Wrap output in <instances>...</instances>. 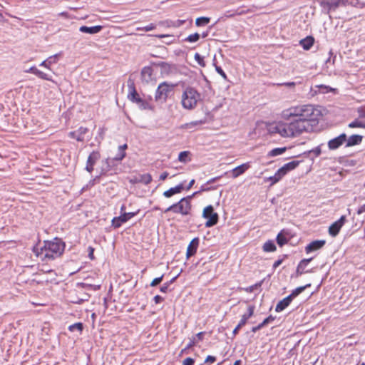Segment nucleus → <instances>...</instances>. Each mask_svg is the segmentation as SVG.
I'll list each match as a JSON object with an SVG mask.
<instances>
[{
    "mask_svg": "<svg viewBox=\"0 0 365 365\" xmlns=\"http://www.w3.org/2000/svg\"><path fill=\"white\" fill-rule=\"evenodd\" d=\"M93 166H94L93 165H91V164H87L86 163V170L88 173H91L93 170Z\"/></svg>",
    "mask_w": 365,
    "mask_h": 365,
    "instance_id": "61",
    "label": "nucleus"
},
{
    "mask_svg": "<svg viewBox=\"0 0 365 365\" xmlns=\"http://www.w3.org/2000/svg\"><path fill=\"white\" fill-rule=\"evenodd\" d=\"M88 257L92 260L94 259V255H93L94 249L92 247H88Z\"/></svg>",
    "mask_w": 365,
    "mask_h": 365,
    "instance_id": "54",
    "label": "nucleus"
},
{
    "mask_svg": "<svg viewBox=\"0 0 365 365\" xmlns=\"http://www.w3.org/2000/svg\"><path fill=\"white\" fill-rule=\"evenodd\" d=\"M255 311V306L250 305L247 308V313L244 314L242 316V318L239 322V324L237 325V327L234 329L232 334L234 336L237 335L239 330L246 324L247 320L254 314Z\"/></svg>",
    "mask_w": 365,
    "mask_h": 365,
    "instance_id": "10",
    "label": "nucleus"
},
{
    "mask_svg": "<svg viewBox=\"0 0 365 365\" xmlns=\"http://www.w3.org/2000/svg\"><path fill=\"white\" fill-rule=\"evenodd\" d=\"M274 319H275L274 317H272V315L269 316L268 317L264 319L262 323L259 324L256 327H253L252 328V331L254 332V333L257 332V331H259V329L263 328L264 326H266L268 324L272 322Z\"/></svg>",
    "mask_w": 365,
    "mask_h": 365,
    "instance_id": "28",
    "label": "nucleus"
},
{
    "mask_svg": "<svg viewBox=\"0 0 365 365\" xmlns=\"http://www.w3.org/2000/svg\"><path fill=\"white\" fill-rule=\"evenodd\" d=\"M263 250L266 252H274L276 250V245L273 241L268 240L264 244Z\"/></svg>",
    "mask_w": 365,
    "mask_h": 365,
    "instance_id": "35",
    "label": "nucleus"
},
{
    "mask_svg": "<svg viewBox=\"0 0 365 365\" xmlns=\"http://www.w3.org/2000/svg\"><path fill=\"white\" fill-rule=\"evenodd\" d=\"M215 70L224 79H227V75L220 66H215Z\"/></svg>",
    "mask_w": 365,
    "mask_h": 365,
    "instance_id": "50",
    "label": "nucleus"
},
{
    "mask_svg": "<svg viewBox=\"0 0 365 365\" xmlns=\"http://www.w3.org/2000/svg\"><path fill=\"white\" fill-rule=\"evenodd\" d=\"M312 259H313L312 257L309 258V259H303L299 262V263L297 267V271H296L297 275H302L304 273L312 272V270L306 271L305 268L308 265V264L312 260Z\"/></svg>",
    "mask_w": 365,
    "mask_h": 365,
    "instance_id": "20",
    "label": "nucleus"
},
{
    "mask_svg": "<svg viewBox=\"0 0 365 365\" xmlns=\"http://www.w3.org/2000/svg\"><path fill=\"white\" fill-rule=\"evenodd\" d=\"M128 145L127 144H124L122 145H120L118 147V151L117 155L113 158L114 160L116 161H121L125 157V150L127 149Z\"/></svg>",
    "mask_w": 365,
    "mask_h": 365,
    "instance_id": "29",
    "label": "nucleus"
},
{
    "mask_svg": "<svg viewBox=\"0 0 365 365\" xmlns=\"http://www.w3.org/2000/svg\"><path fill=\"white\" fill-rule=\"evenodd\" d=\"M200 34L198 33H195L193 34L189 35L185 39V41H188L190 43L197 42L200 39Z\"/></svg>",
    "mask_w": 365,
    "mask_h": 365,
    "instance_id": "42",
    "label": "nucleus"
},
{
    "mask_svg": "<svg viewBox=\"0 0 365 365\" xmlns=\"http://www.w3.org/2000/svg\"><path fill=\"white\" fill-rule=\"evenodd\" d=\"M314 43V38L312 36H308L306 38L300 40L299 45L302 46V47L304 50H309L311 47L313 46Z\"/></svg>",
    "mask_w": 365,
    "mask_h": 365,
    "instance_id": "26",
    "label": "nucleus"
},
{
    "mask_svg": "<svg viewBox=\"0 0 365 365\" xmlns=\"http://www.w3.org/2000/svg\"><path fill=\"white\" fill-rule=\"evenodd\" d=\"M326 244V241L324 240H317L312 241L309 244H308L305 247L306 253L309 254L312 252L317 251L322 249Z\"/></svg>",
    "mask_w": 365,
    "mask_h": 365,
    "instance_id": "13",
    "label": "nucleus"
},
{
    "mask_svg": "<svg viewBox=\"0 0 365 365\" xmlns=\"http://www.w3.org/2000/svg\"><path fill=\"white\" fill-rule=\"evenodd\" d=\"M203 123V122L202 120H200V121H193V122H191L188 124H187V128H191V126H193V125H200V124H202Z\"/></svg>",
    "mask_w": 365,
    "mask_h": 365,
    "instance_id": "55",
    "label": "nucleus"
},
{
    "mask_svg": "<svg viewBox=\"0 0 365 365\" xmlns=\"http://www.w3.org/2000/svg\"><path fill=\"white\" fill-rule=\"evenodd\" d=\"M363 136L361 135H352L348 139L346 138V147H351L360 144L362 142Z\"/></svg>",
    "mask_w": 365,
    "mask_h": 365,
    "instance_id": "24",
    "label": "nucleus"
},
{
    "mask_svg": "<svg viewBox=\"0 0 365 365\" xmlns=\"http://www.w3.org/2000/svg\"><path fill=\"white\" fill-rule=\"evenodd\" d=\"M202 217L207 219V221L205 222L206 227H211L218 222V214L214 211V208L212 205H208L204 208Z\"/></svg>",
    "mask_w": 365,
    "mask_h": 365,
    "instance_id": "7",
    "label": "nucleus"
},
{
    "mask_svg": "<svg viewBox=\"0 0 365 365\" xmlns=\"http://www.w3.org/2000/svg\"><path fill=\"white\" fill-rule=\"evenodd\" d=\"M136 214H137V212H124L118 217H115L112 220V222H111L112 226L114 228H119L122 225L123 223H125L127 221H128L130 218L135 216Z\"/></svg>",
    "mask_w": 365,
    "mask_h": 365,
    "instance_id": "9",
    "label": "nucleus"
},
{
    "mask_svg": "<svg viewBox=\"0 0 365 365\" xmlns=\"http://www.w3.org/2000/svg\"><path fill=\"white\" fill-rule=\"evenodd\" d=\"M215 187H206V184L205 185H203L201 186L200 189L199 191H197V195L202 192H205V191H209V190H215Z\"/></svg>",
    "mask_w": 365,
    "mask_h": 365,
    "instance_id": "49",
    "label": "nucleus"
},
{
    "mask_svg": "<svg viewBox=\"0 0 365 365\" xmlns=\"http://www.w3.org/2000/svg\"><path fill=\"white\" fill-rule=\"evenodd\" d=\"M190 155V151H182L180 152L178 155V160L181 163H187L188 161H190L191 159L189 158Z\"/></svg>",
    "mask_w": 365,
    "mask_h": 365,
    "instance_id": "36",
    "label": "nucleus"
},
{
    "mask_svg": "<svg viewBox=\"0 0 365 365\" xmlns=\"http://www.w3.org/2000/svg\"><path fill=\"white\" fill-rule=\"evenodd\" d=\"M201 100V94L193 87L187 86L181 97V104L184 109L192 110Z\"/></svg>",
    "mask_w": 365,
    "mask_h": 365,
    "instance_id": "4",
    "label": "nucleus"
},
{
    "mask_svg": "<svg viewBox=\"0 0 365 365\" xmlns=\"http://www.w3.org/2000/svg\"><path fill=\"white\" fill-rule=\"evenodd\" d=\"M283 177L281 176V174H279V171L277 170L273 176H270L268 178V180L271 181V185H274L279 182Z\"/></svg>",
    "mask_w": 365,
    "mask_h": 365,
    "instance_id": "40",
    "label": "nucleus"
},
{
    "mask_svg": "<svg viewBox=\"0 0 365 365\" xmlns=\"http://www.w3.org/2000/svg\"><path fill=\"white\" fill-rule=\"evenodd\" d=\"M220 178V176H218V177H215V178H213L210 180H209L207 182H206V185H209V184H212V183H214L218 179Z\"/></svg>",
    "mask_w": 365,
    "mask_h": 365,
    "instance_id": "59",
    "label": "nucleus"
},
{
    "mask_svg": "<svg viewBox=\"0 0 365 365\" xmlns=\"http://www.w3.org/2000/svg\"><path fill=\"white\" fill-rule=\"evenodd\" d=\"M103 29V26L98 25L94 26H82L79 28V31L82 33L95 34L99 33Z\"/></svg>",
    "mask_w": 365,
    "mask_h": 365,
    "instance_id": "22",
    "label": "nucleus"
},
{
    "mask_svg": "<svg viewBox=\"0 0 365 365\" xmlns=\"http://www.w3.org/2000/svg\"><path fill=\"white\" fill-rule=\"evenodd\" d=\"M276 240L277 244L281 247L287 244L288 242L287 239L282 234V232L277 235Z\"/></svg>",
    "mask_w": 365,
    "mask_h": 365,
    "instance_id": "41",
    "label": "nucleus"
},
{
    "mask_svg": "<svg viewBox=\"0 0 365 365\" xmlns=\"http://www.w3.org/2000/svg\"><path fill=\"white\" fill-rule=\"evenodd\" d=\"M348 127L350 128H365V123L357 118L354 121L349 123Z\"/></svg>",
    "mask_w": 365,
    "mask_h": 365,
    "instance_id": "34",
    "label": "nucleus"
},
{
    "mask_svg": "<svg viewBox=\"0 0 365 365\" xmlns=\"http://www.w3.org/2000/svg\"><path fill=\"white\" fill-rule=\"evenodd\" d=\"M184 183L181 182L175 187H171L169 190L165 191L163 195L165 197L169 198L175 194L180 193L184 190Z\"/></svg>",
    "mask_w": 365,
    "mask_h": 365,
    "instance_id": "19",
    "label": "nucleus"
},
{
    "mask_svg": "<svg viewBox=\"0 0 365 365\" xmlns=\"http://www.w3.org/2000/svg\"><path fill=\"white\" fill-rule=\"evenodd\" d=\"M153 178L150 174L146 173L143 175H139L138 176H135L132 178L130 182L131 183H142L144 185H148L151 182Z\"/></svg>",
    "mask_w": 365,
    "mask_h": 365,
    "instance_id": "15",
    "label": "nucleus"
},
{
    "mask_svg": "<svg viewBox=\"0 0 365 365\" xmlns=\"http://www.w3.org/2000/svg\"><path fill=\"white\" fill-rule=\"evenodd\" d=\"M333 1H329V0H322L320 3V5L324 7L327 8L329 11L334 10V6H333Z\"/></svg>",
    "mask_w": 365,
    "mask_h": 365,
    "instance_id": "43",
    "label": "nucleus"
},
{
    "mask_svg": "<svg viewBox=\"0 0 365 365\" xmlns=\"http://www.w3.org/2000/svg\"><path fill=\"white\" fill-rule=\"evenodd\" d=\"M200 240L198 237L193 238L191 242H190L187 248V252H186V257L187 258H190V257L193 256L197 250V247L199 246Z\"/></svg>",
    "mask_w": 365,
    "mask_h": 365,
    "instance_id": "17",
    "label": "nucleus"
},
{
    "mask_svg": "<svg viewBox=\"0 0 365 365\" xmlns=\"http://www.w3.org/2000/svg\"><path fill=\"white\" fill-rule=\"evenodd\" d=\"M195 364V359L191 357L185 358L182 362V365H194Z\"/></svg>",
    "mask_w": 365,
    "mask_h": 365,
    "instance_id": "48",
    "label": "nucleus"
},
{
    "mask_svg": "<svg viewBox=\"0 0 365 365\" xmlns=\"http://www.w3.org/2000/svg\"><path fill=\"white\" fill-rule=\"evenodd\" d=\"M279 86H284L289 88H294L296 86L295 82H285L278 84Z\"/></svg>",
    "mask_w": 365,
    "mask_h": 365,
    "instance_id": "53",
    "label": "nucleus"
},
{
    "mask_svg": "<svg viewBox=\"0 0 365 365\" xmlns=\"http://www.w3.org/2000/svg\"><path fill=\"white\" fill-rule=\"evenodd\" d=\"M346 141V135L341 133L339 136L328 141V148L329 150H336Z\"/></svg>",
    "mask_w": 365,
    "mask_h": 365,
    "instance_id": "11",
    "label": "nucleus"
},
{
    "mask_svg": "<svg viewBox=\"0 0 365 365\" xmlns=\"http://www.w3.org/2000/svg\"><path fill=\"white\" fill-rule=\"evenodd\" d=\"M163 276H164V275L163 274V275H161V276H160V277H156V278H155V279L151 282V283H150V286H151V287H155V286H157L158 284H159L162 282V280H163Z\"/></svg>",
    "mask_w": 365,
    "mask_h": 365,
    "instance_id": "47",
    "label": "nucleus"
},
{
    "mask_svg": "<svg viewBox=\"0 0 365 365\" xmlns=\"http://www.w3.org/2000/svg\"><path fill=\"white\" fill-rule=\"evenodd\" d=\"M195 59L200 66H205V64L204 58L198 53H196L195 54Z\"/></svg>",
    "mask_w": 365,
    "mask_h": 365,
    "instance_id": "45",
    "label": "nucleus"
},
{
    "mask_svg": "<svg viewBox=\"0 0 365 365\" xmlns=\"http://www.w3.org/2000/svg\"><path fill=\"white\" fill-rule=\"evenodd\" d=\"M311 286V284H307L304 286L299 287L294 289L292 293L289 294L291 298L293 299L294 297L298 296L299 294H301L302 292H304L307 287H309Z\"/></svg>",
    "mask_w": 365,
    "mask_h": 365,
    "instance_id": "33",
    "label": "nucleus"
},
{
    "mask_svg": "<svg viewBox=\"0 0 365 365\" xmlns=\"http://www.w3.org/2000/svg\"><path fill=\"white\" fill-rule=\"evenodd\" d=\"M86 298H85V299H77L76 301H73V303H76V304H81L83 302H84V301H86V300H88V299L89 296H88V294H86Z\"/></svg>",
    "mask_w": 365,
    "mask_h": 365,
    "instance_id": "57",
    "label": "nucleus"
},
{
    "mask_svg": "<svg viewBox=\"0 0 365 365\" xmlns=\"http://www.w3.org/2000/svg\"><path fill=\"white\" fill-rule=\"evenodd\" d=\"M59 56L60 54L57 53L53 56H49L47 59L41 63L40 66H43L46 68L50 69L51 65L57 63Z\"/></svg>",
    "mask_w": 365,
    "mask_h": 365,
    "instance_id": "25",
    "label": "nucleus"
},
{
    "mask_svg": "<svg viewBox=\"0 0 365 365\" xmlns=\"http://www.w3.org/2000/svg\"><path fill=\"white\" fill-rule=\"evenodd\" d=\"M175 86L176 84L169 83L166 81L160 83L155 91V101L161 103L165 102L169 94L173 91Z\"/></svg>",
    "mask_w": 365,
    "mask_h": 365,
    "instance_id": "6",
    "label": "nucleus"
},
{
    "mask_svg": "<svg viewBox=\"0 0 365 365\" xmlns=\"http://www.w3.org/2000/svg\"><path fill=\"white\" fill-rule=\"evenodd\" d=\"M156 28V26L154 24H150L149 25H147L146 26L143 28H137L138 31H149L155 29Z\"/></svg>",
    "mask_w": 365,
    "mask_h": 365,
    "instance_id": "46",
    "label": "nucleus"
},
{
    "mask_svg": "<svg viewBox=\"0 0 365 365\" xmlns=\"http://www.w3.org/2000/svg\"><path fill=\"white\" fill-rule=\"evenodd\" d=\"M153 68L150 66H145L141 71V79L143 82L149 83L153 81Z\"/></svg>",
    "mask_w": 365,
    "mask_h": 365,
    "instance_id": "18",
    "label": "nucleus"
},
{
    "mask_svg": "<svg viewBox=\"0 0 365 365\" xmlns=\"http://www.w3.org/2000/svg\"><path fill=\"white\" fill-rule=\"evenodd\" d=\"M101 158L100 153L98 151H93L87 159V164L95 165L98 160Z\"/></svg>",
    "mask_w": 365,
    "mask_h": 365,
    "instance_id": "30",
    "label": "nucleus"
},
{
    "mask_svg": "<svg viewBox=\"0 0 365 365\" xmlns=\"http://www.w3.org/2000/svg\"><path fill=\"white\" fill-rule=\"evenodd\" d=\"M250 165L248 163L242 164L232 170L233 178H237L240 175L243 174L248 168Z\"/></svg>",
    "mask_w": 365,
    "mask_h": 365,
    "instance_id": "27",
    "label": "nucleus"
},
{
    "mask_svg": "<svg viewBox=\"0 0 365 365\" xmlns=\"http://www.w3.org/2000/svg\"><path fill=\"white\" fill-rule=\"evenodd\" d=\"M153 300L156 304H159L163 302V298L160 295H156L154 297Z\"/></svg>",
    "mask_w": 365,
    "mask_h": 365,
    "instance_id": "56",
    "label": "nucleus"
},
{
    "mask_svg": "<svg viewBox=\"0 0 365 365\" xmlns=\"http://www.w3.org/2000/svg\"><path fill=\"white\" fill-rule=\"evenodd\" d=\"M309 153H313L316 156H319L322 153L320 146H317L314 149L310 150Z\"/></svg>",
    "mask_w": 365,
    "mask_h": 365,
    "instance_id": "52",
    "label": "nucleus"
},
{
    "mask_svg": "<svg viewBox=\"0 0 365 365\" xmlns=\"http://www.w3.org/2000/svg\"><path fill=\"white\" fill-rule=\"evenodd\" d=\"M345 220H346L345 216H341L339 218V220H338L337 221H336L333 224H331L330 225V227H329V235L332 237H336L339 234L341 227L344 224Z\"/></svg>",
    "mask_w": 365,
    "mask_h": 365,
    "instance_id": "12",
    "label": "nucleus"
},
{
    "mask_svg": "<svg viewBox=\"0 0 365 365\" xmlns=\"http://www.w3.org/2000/svg\"><path fill=\"white\" fill-rule=\"evenodd\" d=\"M65 242L60 238L55 237L51 241H44V245L40 248H34V252L37 256L43 255V259H53L60 257L64 252Z\"/></svg>",
    "mask_w": 365,
    "mask_h": 365,
    "instance_id": "2",
    "label": "nucleus"
},
{
    "mask_svg": "<svg viewBox=\"0 0 365 365\" xmlns=\"http://www.w3.org/2000/svg\"><path fill=\"white\" fill-rule=\"evenodd\" d=\"M131 91L128 94V98L133 103H135L138 105L139 108L143 110L145 109H151V106L150 104L143 98H141L138 93H137L135 87L133 86V83H131Z\"/></svg>",
    "mask_w": 365,
    "mask_h": 365,
    "instance_id": "8",
    "label": "nucleus"
},
{
    "mask_svg": "<svg viewBox=\"0 0 365 365\" xmlns=\"http://www.w3.org/2000/svg\"><path fill=\"white\" fill-rule=\"evenodd\" d=\"M286 150H287L286 147L276 148L271 150L268 153L267 155H268V157H275V156L283 154L286 151Z\"/></svg>",
    "mask_w": 365,
    "mask_h": 365,
    "instance_id": "32",
    "label": "nucleus"
},
{
    "mask_svg": "<svg viewBox=\"0 0 365 365\" xmlns=\"http://www.w3.org/2000/svg\"><path fill=\"white\" fill-rule=\"evenodd\" d=\"M88 132V129L85 127H80L77 130L69 133V137L76 139L78 141L84 140V135Z\"/></svg>",
    "mask_w": 365,
    "mask_h": 365,
    "instance_id": "16",
    "label": "nucleus"
},
{
    "mask_svg": "<svg viewBox=\"0 0 365 365\" xmlns=\"http://www.w3.org/2000/svg\"><path fill=\"white\" fill-rule=\"evenodd\" d=\"M216 361V357L214 356H207L205 359V363H214Z\"/></svg>",
    "mask_w": 365,
    "mask_h": 365,
    "instance_id": "51",
    "label": "nucleus"
},
{
    "mask_svg": "<svg viewBox=\"0 0 365 365\" xmlns=\"http://www.w3.org/2000/svg\"><path fill=\"white\" fill-rule=\"evenodd\" d=\"M26 72L33 73L43 80L52 81L50 76L38 70L36 66H31L30 68L26 70Z\"/></svg>",
    "mask_w": 365,
    "mask_h": 365,
    "instance_id": "21",
    "label": "nucleus"
},
{
    "mask_svg": "<svg viewBox=\"0 0 365 365\" xmlns=\"http://www.w3.org/2000/svg\"><path fill=\"white\" fill-rule=\"evenodd\" d=\"M178 275L174 277L173 278H172L169 282H167L165 283H164L160 288V290L161 292H163V293H166L168 290V288L170 287V285L173 283L175 279H177Z\"/></svg>",
    "mask_w": 365,
    "mask_h": 365,
    "instance_id": "39",
    "label": "nucleus"
},
{
    "mask_svg": "<svg viewBox=\"0 0 365 365\" xmlns=\"http://www.w3.org/2000/svg\"><path fill=\"white\" fill-rule=\"evenodd\" d=\"M242 11H237L236 13L235 14H230V11H227V14H225V16L227 17H232L234 16L235 14H242Z\"/></svg>",
    "mask_w": 365,
    "mask_h": 365,
    "instance_id": "63",
    "label": "nucleus"
},
{
    "mask_svg": "<svg viewBox=\"0 0 365 365\" xmlns=\"http://www.w3.org/2000/svg\"><path fill=\"white\" fill-rule=\"evenodd\" d=\"M168 176V172H163L160 175V178H159V180H165Z\"/></svg>",
    "mask_w": 365,
    "mask_h": 365,
    "instance_id": "58",
    "label": "nucleus"
},
{
    "mask_svg": "<svg viewBox=\"0 0 365 365\" xmlns=\"http://www.w3.org/2000/svg\"><path fill=\"white\" fill-rule=\"evenodd\" d=\"M309 121L296 119L290 123H279L274 129L282 137H295L299 135L307 129L309 125Z\"/></svg>",
    "mask_w": 365,
    "mask_h": 365,
    "instance_id": "1",
    "label": "nucleus"
},
{
    "mask_svg": "<svg viewBox=\"0 0 365 365\" xmlns=\"http://www.w3.org/2000/svg\"><path fill=\"white\" fill-rule=\"evenodd\" d=\"M319 110H316L312 105H302L291 107L282 111V117L289 119L291 117H296L297 120H315L318 115Z\"/></svg>",
    "mask_w": 365,
    "mask_h": 365,
    "instance_id": "3",
    "label": "nucleus"
},
{
    "mask_svg": "<svg viewBox=\"0 0 365 365\" xmlns=\"http://www.w3.org/2000/svg\"><path fill=\"white\" fill-rule=\"evenodd\" d=\"M365 212V204L363 205L362 206H361L358 210H357V214L358 215H361V213L364 212Z\"/></svg>",
    "mask_w": 365,
    "mask_h": 365,
    "instance_id": "62",
    "label": "nucleus"
},
{
    "mask_svg": "<svg viewBox=\"0 0 365 365\" xmlns=\"http://www.w3.org/2000/svg\"><path fill=\"white\" fill-rule=\"evenodd\" d=\"M194 184H195V180H194V179H192V180H191L190 181V182H189L188 185H187V187H186V190H190V189L192 187V185H193Z\"/></svg>",
    "mask_w": 365,
    "mask_h": 365,
    "instance_id": "64",
    "label": "nucleus"
},
{
    "mask_svg": "<svg viewBox=\"0 0 365 365\" xmlns=\"http://www.w3.org/2000/svg\"><path fill=\"white\" fill-rule=\"evenodd\" d=\"M195 195H197V192H193L191 195L182 197L178 202L168 207L165 210V212L171 211L176 214H181L182 215H190L192 208L191 200Z\"/></svg>",
    "mask_w": 365,
    "mask_h": 365,
    "instance_id": "5",
    "label": "nucleus"
},
{
    "mask_svg": "<svg viewBox=\"0 0 365 365\" xmlns=\"http://www.w3.org/2000/svg\"><path fill=\"white\" fill-rule=\"evenodd\" d=\"M334 10L336 9L339 6H346L348 4L356 6L352 1H349V0H334L333 1Z\"/></svg>",
    "mask_w": 365,
    "mask_h": 365,
    "instance_id": "31",
    "label": "nucleus"
},
{
    "mask_svg": "<svg viewBox=\"0 0 365 365\" xmlns=\"http://www.w3.org/2000/svg\"><path fill=\"white\" fill-rule=\"evenodd\" d=\"M300 163L299 160H293L284 164L282 168L278 169L279 174L284 177L288 172L294 170Z\"/></svg>",
    "mask_w": 365,
    "mask_h": 365,
    "instance_id": "14",
    "label": "nucleus"
},
{
    "mask_svg": "<svg viewBox=\"0 0 365 365\" xmlns=\"http://www.w3.org/2000/svg\"><path fill=\"white\" fill-rule=\"evenodd\" d=\"M262 284V282H257L252 286H250L248 287H246L245 288V291L247 292H254L255 289L259 288L261 287Z\"/></svg>",
    "mask_w": 365,
    "mask_h": 365,
    "instance_id": "44",
    "label": "nucleus"
},
{
    "mask_svg": "<svg viewBox=\"0 0 365 365\" xmlns=\"http://www.w3.org/2000/svg\"><path fill=\"white\" fill-rule=\"evenodd\" d=\"M83 329V324L81 322H77V323L71 324L68 327V330L70 331H74L77 330L80 333H81Z\"/></svg>",
    "mask_w": 365,
    "mask_h": 365,
    "instance_id": "38",
    "label": "nucleus"
},
{
    "mask_svg": "<svg viewBox=\"0 0 365 365\" xmlns=\"http://www.w3.org/2000/svg\"><path fill=\"white\" fill-rule=\"evenodd\" d=\"M210 21V18L202 16L197 18L195 20V24L197 26H203L208 24Z\"/></svg>",
    "mask_w": 365,
    "mask_h": 365,
    "instance_id": "37",
    "label": "nucleus"
},
{
    "mask_svg": "<svg viewBox=\"0 0 365 365\" xmlns=\"http://www.w3.org/2000/svg\"><path fill=\"white\" fill-rule=\"evenodd\" d=\"M282 259H277V261H275L274 263L273 264V268L276 269L277 267H278L282 263Z\"/></svg>",
    "mask_w": 365,
    "mask_h": 365,
    "instance_id": "60",
    "label": "nucleus"
},
{
    "mask_svg": "<svg viewBox=\"0 0 365 365\" xmlns=\"http://www.w3.org/2000/svg\"><path fill=\"white\" fill-rule=\"evenodd\" d=\"M293 299L291 298L289 295L284 298L282 300L279 301L276 307L275 311L277 312H280L283 311L284 309H286L292 302Z\"/></svg>",
    "mask_w": 365,
    "mask_h": 365,
    "instance_id": "23",
    "label": "nucleus"
}]
</instances>
